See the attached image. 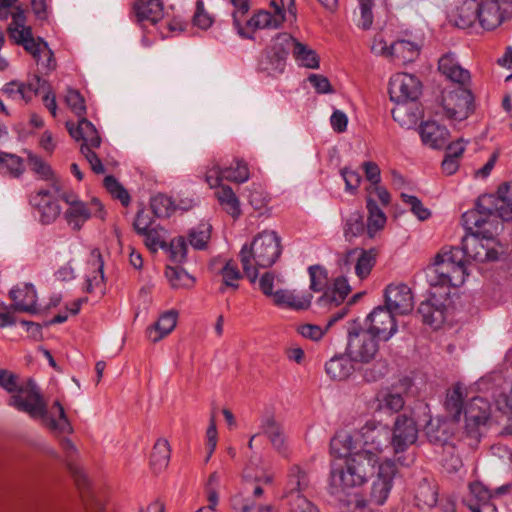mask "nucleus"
<instances>
[{
  "label": "nucleus",
  "mask_w": 512,
  "mask_h": 512,
  "mask_svg": "<svg viewBox=\"0 0 512 512\" xmlns=\"http://www.w3.org/2000/svg\"><path fill=\"white\" fill-rule=\"evenodd\" d=\"M346 473L358 480H368L375 476L378 480L405 477L396 461L385 459L379 462L378 456L369 449L355 452L346 459H334L331 462V480H344Z\"/></svg>",
  "instance_id": "obj_1"
},
{
  "label": "nucleus",
  "mask_w": 512,
  "mask_h": 512,
  "mask_svg": "<svg viewBox=\"0 0 512 512\" xmlns=\"http://www.w3.org/2000/svg\"><path fill=\"white\" fill-rule=\"evenodd\" d=\"M282 253L281 238L275 231L258 233L251 245H243L239 253L243 272L251 283L258 278V268L271 267Z\"/></svg>",
  "instance_id": "obj_2"
},
{
  "label": "nucleus",
  "mask_w": 512,
  "mask_h": 512,
  "mask_svg": "<svg viewBox=\"0 0 512 512\" xmlns=\"http://www.w3.org/2000/svg\"><path fill=\"white\" fill-rule=\"evenodd\" d=\"M9 405L14 406L19 411L28 413L31 417L43 418L54 431L70 433L72 430L64 408L59 401H55L52 406V410H55L58 414V419L47 416L46 403L32 380H29L18 393L11 396Z\"/></svg>",
  "instance_id": "obj_3"
},
{
  "label": "nucleus",
  "mask_w": 512,
  "mask_h": 512,
  "mask_svg": "<svg viewBox=\"0 0 512 512\" xmlns=\"http://www.w3.org/2000/svg\"><path fill=\"white\" fill-rule=\"evenodd\" d=\"M421 89L422 84L414 75L397 73L390 78L388 93L391 101L397 103L391 114L402 127L409 128L417 123V115L409 113L406 103L416 101L421 95Z\"/></svg>",
  "instance_id": "obj_4"
},
{
  "label": "nucleus",
  "mask_w": 512,
  "mask_h": 512,
  "mask_svg": "<svg viewBox=\"0 0 512 512\" xmlns=\"http://www.w3.org/2000/svg\"><path fill=\"white\" fill-rule=\"evenodd\" d=\"M65 102L71 111L79 117L77 125L72 121H66V128L70 136L76 141L83 140L81 152L87 159L93 172H96V128L92 122L83 117L85 113L84 99L74 89H68Z\"/></svg>",
  "instance_id": "obj_5"
},
{
  "label": "nucleus",
  "mask_w": 512,
  "mask_h": 512,
  "mask_svg": "<svg viewBox=\"0 0 512 512\" xmlns=\"http://www.w3.org/2000/svg\"><path fill=\"white\" fill-rule=\"evenodd\" d=\"M496 233L495 228L466 230V234L462 238V244L467 260L482 263L499 260L502 246L495 237Z\"/></svg>",
  "instance_id": "obj_6"
},
{
  "label": "nucleus",
  "mask_w": 512,
  "mask_h": 512,
  "mask_svg": "<svg viewBox=\"0 0 512 512\" xmlns=\"http://www.w3.org/2000/svg\"><path fill=\"white\" fill-rule=\"evenodd\" d=\"M380 341L364 329L358 319H355L350 322L347 330L346 354L354 362L368 364L375 359Z\"/></svg>",
  "instance_id": "obj_7"
},
{
  "label": "nucleus",
  "mask_w": 512,
  "mask_h": 512,
  "mask_svg": "<svg viewBox=\"0 0 512 512\" xmlns=\"http://www.w3.org/2000/svg\"><path fill=\"white\" fill-rule=\"evenodd\" d=\"M426 275L432 289L442 290L440 297H449L451 288L461 285L465 280V270H461L460 266H452L444 259V255L438 253L434 262L428 266Z\"/></svg>",
  "instance_id": "obj_8"
},
{
  "label": "nucleus",
  "mask_w": 512,
  "mask_h": 512,
  "mask_svg": "<svg viewBox=\"0 0 512 512\" xmlns=\"http://www.w3.org/2000/svg\"><path fill=\"white\" fill-rule=\"evenodd\" d=\"M293 43L294 38L290 34L278 33L272 39L271 45L263 51L259 69L272 76L283 73Z\"/></svg>",
  "instance_id": "obj_9"
},
{
  "label": "nucleus",
  "mask_w": 512,
  "mask_h": 512,
  "mask_svg": "<svg viewBox=\"0 0 512 512\" xmlns=\"http://www.w3.org/2000/svg\"><path fill=\"white\" fill-rule=\"evenodd\" d=\"M500 195L483 194L476 200L475 207L462 214L461 220L466 230L474 228H495L494 217L497 210Z\"/></svg>",
  "instance_id": "obj_10"
},
{
  "label": "nucleus",
  "mask_w": 512,
  "mask_h": 512,
  "mask_svg": "<svg viewBox=\"0 0 512 512\" xmlns=\"http://www.w3.org/2000/svg\"><path fill=\"white\" fill-rule=\"evenodd\" d=\"M442 106L449 119L463 121L474 112V95L466 85H459L456 89L443 93Z\"/></svg>",
  "instance_id": "obj_11"
},
{
  "label": "nucleus",
  "mask_w": 512,
  "mask_h": 512,
  "mask_svg": "<svg viewBox=\"0 0 512 512\" xmlns=\"http://www.w3.org/2000/svg\"><path fill=\"white\" fill-rule=\"evenodd\" d=\"M364 482H329V493L346 512H365L368 501L363 496L361 484Z\"/></svg>",
  "instance_id": "obj_12"
},
{
  "label": "nucleus",
  "mask_w": 512,
  "mask_h": 512,
  "mask_svg": "<svg viewBox=\"0 0 512 512\" xmlns=\"http://www.w3.org/2000/svg\"><path fill=\"white\" fill-rule=\"evenodd\" d=\"M490 415V403L482 397H473L466 405L464 409V433L473 442L478 443L480 441V428L488 422Z\"/></svg>",
  "instance_id": "obj_13"
},
{
  "label": "nucleus",
  "mask_w": 512,
  "mask_h": 512,
  "mask_svg": "<svg viewBox=\"0 0 512 512\" xmlns=\"http://www.w3.org/2000/svg\"><path fill=\"white\" fill-rule=\"evenodd\" d=\"M479 24L494 30L512 19V0H482L478 2Z\"/></svg>",
  "instance_id": "obj_14"
},
{
  "label": "nucleus",
  "mask_w": 512,
  "mask_h": 512,
  "mask_svg": "<svg viewBox=\"0 0 512 512\" xmlns=\"http://www.w3.org/2000/svg\"><path fill=\"white\" fill-rule=\"evenodd\" d=\"M389 308L379 305L366 317L365 329L382 342L389 341L398 331V324Z\"/></svg>",
  "instance_id": "obj_15"
},
{
  "label": "nucleus",
  "mask_w": 512,
  "mask_h": 512,
  "mask_svg": "<svg viewBox=\"0 0 512 512\" xmlns=\"http://www.w3.org/2000/svg\"><path fill=\"white\" fill-rule=\"evenodd\" d=\"M469 495L463 499L464 505L471 512H498L495 504L491 502L494 495L505 493L510 485H503L492 491L483 482H469Z\"/></svg>",
  "instance_id": "obj_16"
},
{
  "label": "nucleus",
  "mask_w": 512,
  "mask_h": 512,
  "mask_svg": "<svg viewBox=\"0 0 512 512\" xmlns=\"http://www.w3.org/2000/svg\"><path fill=\"white\" fill-rule=\"evenodd\" d=\"M53 189L60 199L69 205L65 212L67 222L73 226L74 229H80L82 224L91 217V210L87 204L79 200L78 196L73 191L64 190L62 181H55Z\"/></svg>",
  "instance_id": "obj_17"
},
{
  "label": "nucleus",
  "mask_w": 512,
  "mask_h": 512,
  "mask_svg": "<svg viewBox=\"0 0 512 512\" xmlns=\"http://www.w3.org/2000/svg\"><path fill=\"white\" fill-rule=\"evenodd\" d=\"M384 307L395 315H406L413 310V294L406 284L388 285L384 290Z\"/></svg>",
  "instance_id": "obj_18"
},
{
  "label": "nucleus",
  "mask_w": 512,
  "mask_h": 512,
  "mask_svg": "<svg viewBox=\"0 0 512 512\" xmlns=\"http://www.w3.org/2000/svg\"><path fill=\"white\" fill-rule=\"evenodd\" d=\"M448 297H440V292L430 291L429 298L422 301L417 309L424 324L439 328L445 322Z\"/></svg>",
  "instance_id": "obj_19"
},
{
  "label": "nucleus",
  "mask_w": 512,
  "mask_h": 512,
  "mask_svg": "<svg viewBox=\"0 0 512 512\" xmlns=\"http://www.w3.org/2000/svg\"><path fill=\"white\" fill-rule=\"evenodd\" d=\"M391 434L392 447L395 453L403 452L417 440L418 429L416 422L413 418L406 415H398Z\"/></svg>",
  "instance_id": "obj_20"
},
{
  "label": "nucleus",
  "mask_w": 512,
  "mask_h": 512,
  "mask_svg": "<svg viewBox=\"0 0 512 512\" xmlns=\"http://www.w3.org/2000/svg\"><path fill=\"white\" fill-rule=\"evenodd\" d=\"M363 445L369 450L382 451L392 446L391 429L380 422L368 421L360 430Z\"/></svg>",
  "instance_id": "obj_21"
},
{
  "label": "nucleus",
  "mask_w": 512,
  "mask_h": 512,
  "mask_svg": "<svg viewBox=\"0 0 512 512\" xmlns=\"http://www.w3.org/2000/svg\"><path fill=\"white\" fill-rule=\"evenodd\" d=\"M456 423L446 418H430L424 427L428 441L433 445L444 446L454 435Z\"/></svg>",
  "instance_id": "obj_22"
},
{
  "label": "nucleus",
  "mask_w": 512,
  "mask_h": 512,
  "mask_svg": "<svg viewBox=\"0 0 512 512\" xmlns=\"http://www.w3.org/2000/svg\"><path fill=\"white\" fill-rule=\"evenodd\" d=\"M132 12L138 24L149 22L157 24L164 17V4L162 0H139L132 4Z\"/></svg>",
  "instance_id": "obj_23"
},
{
  "label": "nucleus",
  "mask_w": 512,
  "mask_h": 512,
  "mask_svg": "<svg viewBox=\"0 0 512 512\" xmlns=\"http://www.w3.org/2000/svg\"><path fill=\"white\" fill-rule=\"evenodd\" d=\"M40 87L41 79L39 77H35L27 83L19 81L6 83L2 91L9 99L26 104L30 102L35 95H37Z\"/></svg>",
  "instance_id": "obj_24"
},
{
  "label": "nucleus",
  "mask_w": 512,
  "mask_h": 512,
  "mask_svg": "<svg viewBox=\"0 0 512 512\" xmlns=\"http://www.w3.org/2000/svg\"><path fill=\"white\" fill-rule=\"evenodd\" d=\"M13 309L18 312L35 313L37 311V293L32 284L25 283L10 291Z\"/></svg>",
  "instance_id": "obj_25"
},
{
  "label": "nucleus",
  "mask_w": 512,
  "mask_h": 512,
  "mask_svg": "<svg viewBox=\"0 0 512 512\" xmlns=\"http://www.w3.org/2000/svg\"><path fill=\"white\" fill-rule=\"evenodd\" d=\"M260 429L265 434L273 447L283 456H288V447L285 442L282 425L276 421L274 415L267 414L261 419Z\"/></svg>",
  "instance_id": "obj_26"
},
{
  "label": "nucleus",
  "mask_w": 512,
  "mask_h": 512,
  "mask_svg": "<svg viewBox=\"0 0 512 512\" xmlns=\"http://www.w3.org/2000/svg\"><path fill=\"white\" fill-rule=\"evenodd\" d=\"M419 133L422 142L434 149H441L446 146L450 136L448 129L435 121L422 123Z\"/></svg>",
  "instance_id": "obj_27"
},
{
  "label": "nucleus",
  "mask_w": 512,
  "mask_h": 512,
  "mask_svg": "<svg viewBox=\"0 0 512 512\" xmlns=\"http://www.w3.org/2000/svg\"><path fill=\"white\" fill-rule=\"evenodd\" d=\"M438 70L449 80L466 85L470 82V72L462 68L455 59V55L451 52L444 54L438 61Z\"/></svg>",
  "instance_id": "obj_28"
},
{
  "label": "nucleus",
  "mask_w": 512,
  "mask_h": 512,
  "mask_svg": "<svg viewBox=\"0 0 512 512\" xmlns=\"http://www.w3.org/2000/svg\"><path fill=\"white\" fill-rule=\"evenodd\" d=\"M32 204L37 207L40 220L44 224L53 222L61 212V208L56 200L50 195L48 190H40L32 197Z\"/></svg>",
  "instance_id": "obj_29"
},
{
  "label": "nucleus",
  "mask_w": 512,
  "mask_h": 512,
  "mask_svg": "<svg viewBox=\"0 0 512 512\" xmlns=\"http://www.w3.org/2000/svg\"><path fill=\"white\" fill-rule=\"evenodd\" d=\"M478 1L477 0H464L457 8L456 11L451 16V22L460 28L466 29L478 21L479 22V13H478Z\"/></svg>",
  "instance_id": "obj_30"
},
{
  "label": "nucleus",
  "mask_w": 512,
  "mask_h": 512,
  "mask_svg": "<svg viewBox=\"0 0 512 512\" xmlns=\"http://www.w3.org/2000/svg\"><path fill=\"white\" fill-rule=\"evenodd\" d=\"M170 456L171 448L168 440L159 438L155 442L149 458V466L155 477L168 467Z\"/></svg>",
  "instance_id": "obj_31"
},
{
  "label": "nucleus",
  "mask_w": 512,
  "mask_h": 512,
  "mask_svg": "<svg viewBox=\"0 0 512 512\" xmlns=\"http://www.w3.org/2000/svg\"><path fill=\"white\" fill-rule=\"evenodd\" d=\"M178 313L176 311H168L162 314L154 325L149 326L146 330L148 339L156 343L170 334L177 324Z\"/></svg>",
  "instance_id": "obj_32"
},
{
  "label": "nucleus",
  "mask_w": 512,
  "mask_h": 512,
  "mask_svg": "<svg viewBox=\"0 0 512 512\" xmlns=\"http://www.w3.org/2000/svg\"><path fill=\"white\" fill-rule=\"evenodd\" d=\"M351 292L348 280L344 276L334 279L332 289L326 290L317 300L320 305L339 306Z\"/></svg>",
  "instance_id": "obj_33"
},
{
  "label": "nucleus",
  "mask_w": 512,
  "mask_h": 512,
  "mask_svg": "<svg viewBox=\"0 0 512 512\" xmlns=\"http://www.w3.org/2000/svg\"><path fill=\"white\" fill-rule=\"evenodd\" d=\"M354 360L346 353L335 355L325 364V371L332 380H345L354 371Z\"/></svg>",
  "instance_id": "obj_34"
},
{
  "label": "nucleus",
  "mask_w": 512,
  "mask_h": 512,
  "mask_svg": "<svg viewBox=\"0 0 512 512\" xmlns=\"http://www.w3.org/2000/svg\"><path fill=\"white\" fill-rule=\"evenodd\" d=\"M313 295L308 293L297 296L289 290L279 289L275 291L273 302L280 307H287L294 310H307L311 306Z\"/></svg>",
  "instance_id": "obj_35"
},
{
  "label": "nucleus",
  "mask_w": 512,
  "mask_h": 512,
  "mask_svg": "<svg viewBox=\"0 0 512 512\" xmlns=\"http://www.w3.org/2000/svg\"><path fill=\"white\" fill-rule=\"evenodd\" d=\"M284 21L285 16L282 15L281 10L276 7L274 14L266 10H260L257 13H254V15L247 21L246 26L253 30L264 28L278 29L282 26Z\"/></svg>",
  "instance_id": "obj_36"
},
{
  "label": "nucleus",
  "mask_w": 512,
  "mask_h": 512,
  "mask_svg": "<svg viewBox=\"0 0 512 512\" xmlns=\"http://www.w3.org/2000/svg\"><path fill=\"white\" fill-rule=\"evenodd\" d=\"M366 208L368 210L366 234L370 239H373L375 234L384 228L387 218L371 196H368L366 199Z\"/></svg>",
  "instance_id": "obj_37"
},
{
  "label": "nucleus",
  "mask_w": 512,
  "mask_h": 512,
  "mask_svg": "<svg viewBox=\"0 0 512 512\" xmlns=\"http://www.w3.org/2000/svg\"><path fill=\"white\" fill-rule=\"evenodd\" d=\"M445 410L451 416V421L458 423L464 408V394L460 383H456L451 390H448L445 399Z\"/></svg>",
  "instance_id": "obj_38"
},
{
  "label": "nucleus",
  "mask_w": 512,
  "mask_h": 512,
  "mask_svg": "<svg viewBox=\"0 0 512 512\" xmlns=\"http://www.w3.org/2000/svg\"><path fill=\"white\" fill-rule=\"evenodd\" d=\"M358 251L360 254L355 265V273L360 279H365L371 273L376 264L378 250L376 248H370L368 250L355 248L351 250L349 254H354Z\"/></svg>",
  "instance_id": "obj_39"
},
{
  "label": "nucleus",
  "mask_w": 512,
  "mask_h": 512,
  "mask_svg": "<svg viewBox=\"0 0 512 512\" xmlns=\"http://www.w3.org/2000/svg\"><path fill=\"white\" fill-rule=\"evenodd\" d=\"M390 56L403 63L413 62L419 55V47L409 40H397L389 46Z\"/></svg>",
  "instance_id": "obj_40"
},
{
  "label": "nucleus",
  "mask_w": 512,
  "mask_h": 512,
  "mask_svg": "<svg viewBox=\"0 0 512 512\" xmlns=\"http://www.w3.org/2000/svg\"><path fill=\"white\" fill-rule=\"evenodd\" d=\"M25 170L24 161L21 157L0 151V174L10 178L20 177Z\"/></svg>",
  "instance_id": "obj_41"
},
{
  "label": "nucleus",
  "mask_w": 512,
  "mask_h": 512,
  "mask_svg": "<svg viewBox=\"0 0 512 512\" xmlns=\"http://www.w3.org/2000/svg\"><path fill=\"white\" fill-rule=\"evenodd\" d=\"M415 500L421 508H432L438 502V486L435 482H419L415 489Z\"/></svg>",
  "instance_id": "obj_42"
},
{
  "label": "nucleus",
  "mask_w": 512,
  "mask_h": 512,
  "mask_svg": "<svg viewBox=\"0 0 512 512\" xmlns=\"http://www.w3.org/2000/svg\"><path fill=\"white\" fill-rule=\"evenodd\" d=\"M289 512H320L318 507L300 493V489H291L283 496Z\"/></svg>",
  "instance_id": "obj_43"
},
{
  "label": "nucleus",
  "mask_w": 512,
  "mask_h": 512,
  "mask_svg": "<svg viewBox=\"0 0 512 512\" xmlns=\"http://www.w3.org/2000/svg\"><path fill=\"white\" fill-rule=\"evenodd\" d=\"M497 194L500 195L497 210L494 217V224L499 226L498 219L503 221L512 220V197L510 196V186L507 183H502L498 189Z\"/></svg>",
  "instance_id": "obj_44"
},
{
  "label": "nucleus",
  "mask_w": 512,
  "mask_h": 512,
  "mask_svg": "<svg viewBox=\"0 0 512 512\" xmlns=\"http://www.w3.org/2000/svg\"><path fill=\"white\" fill-rule=\"evenodd\" d=\"M215 195L220 205L229 215H231L234 219L239 218L241 215L240 203L230 186L222 185L220 189L216 191Z\"/></svg>",
  "instance_id": "obj_45"
},
{
  "label": "nucleus",
  "mask_w": 512,
  "mask_h": 512,
  "mask_svg": "<svg viewBox=\"0 0 512 512\" xmlns=\"http://www.w3.org/2000/svg\"><path fill=\"white\" fill-rule=\"evenodd\" d=\"M355 448L353 437L348 433L337 434L330 441V452L335 459L348 458Z\"/></svg>",
  "instance_id": "obj_46"
},
{
  "label": "nucleus",
  "mask_w": 512,
  "mask_h": 512,
  "mask_svg": "<svg viewBox=\"0 0 512 512\" xmlns=\"http://www.w3.org/2000/svg\"><path fill=\"white\" fill-rule=\"evenodd\" d=\"M364 222V213L362 211H354L346 218L343 226V234L347 241L351 242L354 238L361 236L366 232Z\"/></svg>",
  "instance_id": "obj_47"
},
{
  "label": "nucleus",
  "mask_w": 512,
  "mask_h": 512,
  "mask_svg": "<svg viewBox=\"0 0 512 512\" xmlns=\"http://www.w3.org/2000/svg\"><path fill=\"white\" fill-rule=\"evenodd\" d=\"M219 274L222 276V285L219 288L220 293H225L227 288H232L234 291L239 288L236 281L240 280L243 276L234 260H227L220 268Z\"/></svg>",
  "instance_id": "obj_48"
},
{
  "label": "nucleus",
  "mask_w": 512,
  "mask_h": 512,
  "mask_svg": "<svg viewBox=\"0 0 512 512\" xmlns=\"http://www.w3.org/2000/svg\"><path fill=\"white\" fill-rule=\"evenodd\" d=\"M103 187L115 200L120 201L122 206L128 207L131 203V196L128 190L113 175H107L103 179Z\"/></svg>",
  "instance_id": "obj_49"
},
{
  "label": "nucleus",
  "mask_w": 512,
  "mask_h": 512,
  "mask_svg": "<svg viewBox=\"0 0 512 512\" xmlns=\"http://www.w3.org/2000/svg\"><path fill=\"white\" fill-rule=\"evenodd\" d=\"M165 276L173 289L191 288L195 283V278L180 266H166Z\"/></svg>",
  "instance_id": "obj_50"
},
{
  "label": "nucleus",
  "mask_w": 512,
  "mask_h": 512,
  "mask_svg": "<svg viewBox=\"0 0 512 512\" xmlns=\"http://www.w3.org/2000/svg\"><path fill=\"white\" fill-rule=\"evenodd\" d=\"M292 48L294 57L296 60L300 61L303 66L311 69H316L319 67V57L317 53L310 49L307 45L297 41L294 38Z\"/></svg>",
  "instance_id": "obj_51"
},
{
  "label": "nucleus",
  "mask_w": 512,
  "mask_h": 512,
  "mask_svg": "<svg viewBox=\"0 0 512 512\" xmlns=\"http://www.w3.org/2000/svg\"><path fill=\"white\" fill-rule=\"evenodd\" d=\"M164 232V228L160 224H157L155 227L149 228L146 232L138 235L143 237V242L149 251L157 252L159 248H167V243L163 237Z\"/></svg>",
  "instance_id": "obj_52"
},
{
  "label": "nucleus",
  "mask_w": 512,
  "mask_h": 512,
  "mask_svg": "<svg viewBox=\"0 0 512 512\" xmlns=\"http://www.w3.org/2000/svg\"><path fill=\"white\" fill-rule=\"evenodd\" d=\"M310 289L313 292H325L328 288V271L325 267L316 264L308 267Z\"/></svg>",
  "instance_id": "obj_53"
},
{
  "label": "nucleus",
  "mask_w": 512,
  "mask_h": 512,
  "mask_svg": "<svg viewBox=\"0 0 512 512\" xmlns=\"http://www.w3.org/2000/svg\"><path fill=\"white\" fill-rule=\"evenodd\" d=\"M174 210L172 199L164 194H158L150 200V211L156 218H168Z\"/></svg>",
  "instance_id": "obj_54"
},
{
  "label": "nucleus",
  "mask_w": 512,
  "mask_h": 512,
  "mask_svg": "<svg viewBox=\"0 0 512 512\" xmlns=\"http://www.w3.org/2000/svg\"><path fill=\"white\" fill-rule=\"evenodd\" d=\"M224 177L228 181L244 183L249 179V169L247 163L242 159L235 160V167L229 166L223 168Z\"/></svg>",
  "instance_id": "obj_55"
},
{
  "label": "nucleus",
  "mask_w": 512,
  "mask_h": 512,
  "mask_svg": "<svg viewBox=\"0 0 512 512\" xmlns=\"http://www.w3.org/2000/svg\"><path fill=\"white\" fill-rule=\"evenodd\" d=\"M210 230L211 226L207 224H200L196 229H192L188 234L190 245L196 250L205 249L210 239Z\"/></svg>",
  "instance_id": "obj_56"
},
{
  "label": "nucleus",
  "mask_w": 512,
  "mask_h": 512,
  "mask_svg": "<svg viewBox=\"0 0 512 512\" xmlns=\"http://www.w3.org/2000/svg\"><path fill=\"white\" fill-rule=\"evenodd\" d=\"M392 489V482H372L368 504L383 505Z\"/></svg>",
  "instance_id": "obj_57"
},
{
  "label": "nucleus",
  "mask_w": 512,
  "mask_h": 512,
  "mask_svg": "<svg viewBox=\"0 0 512 512\" xmlns=\"http://www.w3.org/2000/svg\"><path fill=\"white\" fill-rule=\"evenodd\" d=\"M155 218L156 217L152 214V212L146 210L144 207L138 209L132 223L134 232L138 235L140 233L146 232V230L149 228L155 227L157 225Z\"/></svg>",
  "instance_id": "obj_58"
},
{
  "label": "nucleus",
  "mask_w": 512,
  "mask_h": 512,
  "mask_svg": "<svg viewBox=\"0 0 512 512\" xmlns=\"http://www.w3.org/2000/svg\"><path fill=\"white\" fill-rule=\"evenodd\" d=\"M28 165L30 169L38 174L42 179L53 180V182L61 181L60 179H56L54 177V173L51 167L42 158L35 154H28ZM53 184L54 183H52V185Z\"/></svg>",
  "instance_id": "obj_59"
},
{
  "label": "nucleus",
  "mask_w": 512,
  "mask_h": 512,
  "mask_svg": "<svg viewBox=\"0 0 512 512\" xmlns=\"http://www.w3.org/2000/svg\"><path fill=\"white\" fill-rule=\"evenodd\" d=\"M170 252V259L176 263L181 264L187 258V243L183 236L173 238L167 248Z\"/></svg>",
  "instance_id": "obj_60"
},
{
  "label": "nucleus",
  "mask_w": 512,
  "mask_h": 512,
  "mask_svg": "<svg viewBox=\"0 0 512 512\" xmlns=\"http://www.w3.org/2000/svg\"><path fill=\"white\" fill-rule=\"evenodd\" d=\"M402 201L410 206L411 212L421 221H425L430 218L431 212L426 208L421 200L414 196L406 193L400 195Z\"/></svg>",
  "instance_id": "obj_61"
},
{
  "label": "nucleus",
  "mask_w": 512,
  "mask_h": 512,
  "mask_svg": "<svg viewBox=\"0 0 512 512\" xmlns=\"http://www.w3.org/2000/svg\"><path fill=\"white\" fill-rule=\"evenodd\" d=\"M388 372V364L386 360H380L373 365L362 370L364 381L368 383L377 382L382 379Z\"/></svg>",
  "instance_id": "obj_62"
},
{
  "label": "nucleus",
  "mask_w": 512,
  "mask_h": 512,
  "mask_svg": "<svg viewBox=\"0 0 512 512\" xmlns=\"http://www.w3.org/2000/svg\"><path fill=\"white\" fill-rule=\"evenodd\" d=\"M214 18L206 11L204 2L197 0L195 12L192 17V24L202 30H207L212 26Z\"/></svg>",
  "instance_id": "obj_63"
},
{
  "label": "nucleus",
  "mask_w": 512,
  "mask_h": 512,
  "mask_svg": "<svg viewBox=\"0 0 512 512\" xmlns=\"http://www.w3.org/2000/svg\"><path fill=\"white\" fill-rule=\"evenodd\" d=\"M438 254L444 255V259L452 266H460L461 270L466 271L465 261L467 260V256L466 253H464L462 243L461 247H450L449 250L442 249Z\"/></svg>",
  "instance_id": "obj_64"
}]
</instances>
